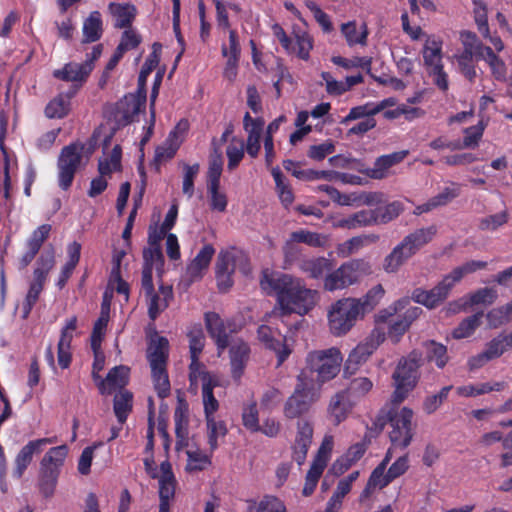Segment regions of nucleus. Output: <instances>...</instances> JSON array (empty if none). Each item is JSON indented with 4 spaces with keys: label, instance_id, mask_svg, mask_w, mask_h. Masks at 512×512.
I'll list each match as a JSON object with an SVG mask.
<instances>
[{
    "label": "nucleus",
    "instance_id": "72a5a7b5",
    "mask_svg": "<svg viewBox=\"0 0 512 512\" xmlns=\"http://www.w3.org/2000/svg\"><path fill=\"white\" fill-rule=\"evenodd\" d=\"M385 290L381 284L373 286L367 291V293L361 298H352V300L358 304L357 310L360 316L363 318L366 313L371 312L384 297Z\"/></svg>",
    "mask_w": 512,
    "mask_h": 512
},
{
    "label": "nucleus",
    "instance_id": "cd10ccee",
    "mask_svg": "<svg viewBox=\"0 0 512 512\" xmlns=\"http://www.w3.org/2000/svg\"><path fill=\"white\" fill-rule=\"evenodd\" d=\"M375 351V345L371 343H359L348 355L345 363V373L354 374L358 367L365 363Z\"/></svg>",
    "mask_w": 512,
    "mask_h": 512
},
{
    "label": "nucleus",
    "instance_id": "6e6d98bb",
    "mask_svg": "<svg viewBox=\"0 0 512 512\" xmlns=\"http://www.w3.org/2000/svg\"><path fill=\"white\" fill-rule=\"evenodd\" d=\"M475 52L472 51H462L458 55H456V60L462 75L468 79L470 82H474L477 74L476 67L473 62V56Z\"/></svg>",
    "mask_w": 512,
    "mask_h": 512
},
{
    "label": "nucleus",
    "instance_id": "338daca9",
    "mask_svg": "<svg viewBox=\"0 0 512 512\" xmlns=\"http://www.w3.org/2000/svg\"><path fill=\"white\" fill-rule=\"evenodd\" d=\"M210 197V208L214 211L224 212L228 205L227 196L220 192V184L207 185Z\"/></svg>",
    "mask_w": 512,
    "mask_h": 512
},
{
    "label": "nucleus",
    "instance_id": "dca6fc26",
    "mask_svg": "<svg viewBox=\"0 0 512 512\" xmlns=\"http://www.w3.org/2000/svg\"><path fill=\"white\" fill-rule=\"evenodd\" d=\"M355 401L347 396V392L342 390L333 395L327 408V416L329 421L338 426L345 421L355 406Z\"/></svg>",
    "mask_w": 512,
    "mask_h": 512
},
{
    "label": "nucleus",
    "instance_id": "2eb2a0df",
    "mask_svg": "<svg viewBox=\"0 0 512 512\" xmlns=\"http://www.w3.org/2000/svg\"><path fill=\"white\" fill-rule=\"evenodd\" d=\"M54 442V438H41L29 441L16 455L13 477L20 479L33 460L34 454L42 452L43 447Z\"/></svg>",
    "mask_w": 512,
    "mask_h": 512
},
{
    "label": "nucleus",
    "instance_id": "ea45409f",
    "mask_svg": "<svg viewBox=\"0 0 512 512\" xmlns=\"http://www.w3.org/2000/svg\"><path fill=\"white\" fill-rule=\"evenodd\" d=\"M508 349H512V333H501L486 344L485 352L491 360H494L501 357Z\"/></svg>",
    "mask_w": 512,
    "mask_h": 512
},
{
    "label": "nucleus",
    "instance_id": "052dcab7",
    "mask_svg": "<svg viewBox=\"0 0 512 512\" xmlns=\"http://www.w3.org/2000/svg\"><path fill=\"white\" fill-rule=\"evenodd\" d=\"M509 221V213L503 210L499 213L488 215L479 222V229L482 231H496Z\"/></svg>",
    "mask_w": 512,
    "mask_h": 512
},
{
    "label": "nucleus",
    "instance_id": "5fc2aeb1",
    "mask_svg": "<svg viewBox=\"0 0 512 512\" xmlns=\"http://www.w3.org/2000/svg\"><path fill=\"white\" fill-rule=\"evenodd\" d=\"M176 486V479H159V508H170V503L175 497Z\"/></svg>",
    "mask_w": 512,
    "mask_h": 512
},
{
    "label": "nucleus",
    "instance_id": "8fccbe9b",
    "mask_svg": "<svg viewBox=\"0 0 512 512\" xmlns=\"http://www.w3.org/2000/svg\"><path fill=\"white\" fill-rule=\"evenodd\" d=\"M208 429V444L211 452L218 448V438L224 437L228 430L222 420H216L214 416L205 418Z\"/></svg>",
    "mask_w": 512,
    "mask_h": 512
},
{
    "label": "nucleus",
    "instance_id": "f704fd0d",
    "mask_svg": "<svg viewBox=\"0 0 512 512\" xmlns=\"http://www.w3.org/2000/svg\"><path fill=\"white\" fill-rule=\"evenodd\" d=\"M215 249L211 244L204 245L188 266L191 279L201 278L202 271L210 265Z\"/></svg>",
    "mask_w": 512,
    "mask_h": 512
},
{
    "label": "nucleus",
    "instance_id": "09e8293b",
    "mask_svg": "<svg viewBox=\"0 0 512 512\" xmlns=\"http://www.w3.org/2000/svg\"><path fill=\"white\" fill-rule=\"evenodd\" d=\"M175 434L177 444H184L188 440L189 417L186 407L178 406L174 412Z\"/></svg>",
    "mask_w": 512,
    "mask_h": 512
},
{
    "label": "nucleus",
    "instance_id": "6e6552de",
    "mask_svg": "<svg viewBox=\"0 0 512 512\" xmlns=\"http://www.w3.org/2000/svg\"><path fill=\"white\" fill-rule=\"evenodd\" d=\"M358 304L352 298H342L331 305L328 311V325L334 336L347 334L362 318L357 310Z\"/></svg>",
    "mask_w": 512,
    "mask_h": 512
},
{
    "label": "nucleus",
    "instance_id": "de8ad7c7",
    "mask_svg": "<svg viewBox=\"0 0 512 512\" xmlns=\"http://www.w3.org/2000/svg\"><path fill=\"white\" fill-rule=\"evenodd\" d=\"M373 387V382L367 377H358L350 381L348 387L343 392H347L355 403L364 397Z\"/></svg>",
    "mask_w": 512,
    "mask_h": 512
},
{
    "label": "nucleus",
    "instance_id": "a878e982",
    "mask_svg": "<svg viewBox=\"0 0 512 512\" xmlns=\"http://www.w3.org/2000/svg\"><path fill=\"white\" fill-rule=\"evenodd\" d=\"M108 10L115 19L114 26L120 29L130 28L137 13L136 7L130 3L111 2L108 5Z\"/></svg>",
    "mask_w": 512,
    "mask_h": 512
},
{
    "label": "nucleus",
    "instance_id": "423d86ee",
    "mask_svg": "<svg viewBox=\"0 0 512 512\" xmlns=\"http://www.w3.org/2000/svg\"><path fill=\"white\" fill-rule=\"evenodd\" d=\"M342 361L341 352L336 347L311 351L306 357L307 368L317 374L316 381L320 384L338 375Z\"/></svg>",
    "mask_w": 512,
    "mask_h": 512
},
{
    "label": "nucleus",
    "instance_id": "49530a36",
    "mask_svg": "<svg viewBox=\"0 0 512 512\" xmlns=\"http://www.w3.org/2000/svg\"><path fill=\"white\" fill-rule=\"evenodd\" d=\"M404 210L400 201H393L384 207L373 209L376 224H386L396 219Z\"/></svg>",
    "mask_w": 512,
    "mask_h": 512
},
{
    "label": "nucleus",
    "instance_id": "f3484780",
    "mask_svg": "<svg viewBox=\"0 0 512 512\" xmlns=\"http://www.w3.org/2000/svg\"><path fill=\"white\" fill-rule=\"evenodd\" d=\"M77 328V317L72 316L66 321L61 330L60 339L57 345L58 364L62 369H67L72 361L71 342Z\"/></svg>",
    "mask_w": 512,
    "mask_h": 512
},
{
    "label": "nucleus",
    "instance_id": "4468645a",
    "mask_svg": "<svg viewBox=\"0 0 512 512\" xmlns=\"http://www.w3.org/2000/svg\"><path fill=\"white\" fill-rule=\"evenodd\" d=\"M228 348L231 377L239 382L249 362L251 349L249 344L240 338L232 340Z\"/></svg>",
    "mask_w": 512,
    "mask_h": 512
},
{
    "label": "nucleus",
    "instance_id": "680f3d73",
    "mask_svg": "<svg viewBox=\"0 0 512 512\" xmlns=\"http://www.w3.org/2000/svg\"><path fill=\"white\" fill-rule=\"evenodd\" d=\"M294 36L297 45V56L307 61L310 58V51L313 49V37L306 31L294 32Z\"/></svg>",
    "mask_w": 512,
    "mask_h": 512
},
{
    "label": "nucleus",
    "instance_id": "0eeeda50",
    "mask_svg": "<svg viewBox=\"0 0 512 512\" xmlns=\"http://www.w3.org/2000/svg\"><path fill=\"white\" fill-rule=\"evenodd\" d=\"M371 273L372 268L368 261L364 259H352L327 274L324 279V288L328 291L344 289L358 282L360 277Z\"/></svg>",
    "mask_w": 512,
    "mask_h": 512
},
{
    "label": "nucleus",
    "instance_id": "f03ea898",
    "mask_svg": "<svg viewBox=\"0 0 512 512\" xmlns=\"http://www.w3.org/2000/svg\"><path fill=\"white\" fill-rule=\"evenodd\" d=\"M399 405L392 404L389 408H382L373 422L375 433H380L389 424V440L393 447L406 449L414 437L413 410L408 407L398 409Z\"/></svg>",
    "mask_w": 512,
    "mask_h": 512
},
{
    "label": "nucleus",
    "instance_id": "3c124183",
    "mask_svg": "<svg viewBox=\"0 0 512 512\" xmlns=\"http://www.w3.org/2000/svg\"><path fill=\"white\" fill-rule=\"evenodd\" d=\"M154 389L159 398L164 399L170 395L171 385L167 368L151 369Z\"/></svg>",
    "mask_w": 512,
    "mask_h": 512
},
{
    "label": "nucleus",
    "instance_id": "5701e85b",
    "mask_svg": "<svg viewBox=\"0 0 512 512\" xmlns=\"http://www.w3.org/2000/svg\"><path fill=\"white\" fill-rule=\"evenodd\" d=\"M129 368L123 365L113 367L105 379L97 383L100 394L111 393L112 390L124 388L128 383Z\"/></svg>",
    "mask_w": 512,
    "mask_h": 512
},
{
    "label": "nucleus",
    "instance_id": "39448f33",
    "mask_svg": "<svg viewBox=\"0 0 512 512\" xmlns=\"http://www.w3.org/2000/svg\"><path fill=\"white\" fill-rule=\"evenodd\" d=\"M68 454V447L60 445L52 447L40 462L38 488L45 498L53 496L61 468Z\"/></svg>",
    "mask_w": 512,
    "mask_h": 512
},
{
    "label": "nucleus",
    "instance_id": "0e129e2a",
    "mask_svg": "<svg viewBox=\"0 0 512 512\" xmlns=\"http://www.w3.org/2000/svg\"><path fill=\"white\" fill-rule=\"evenodd\" d=\"M242 424L252 433L259 432V414L256 402H252L243 408Z\"/></svg>",
    "mask_w": 512,
    "mask_h": 512
},
{
    "label": "nucleus",
    "instance_id": "f8f14e48",
    "mask_svg": "<svg viewBox=\"0 0 512 512\" xmlns=\"http://www.w3.org/2000/svg\"><path fill=\"white\" fill-rule=\"evenodd\" d=\"M257 338L266 349L273 351L277 356V366H281L290 356L292 350L286 343V337L277 329L268 325H260L257 329Z\"/></svg>",
    "mask_w": 512,
    "mask_h": 512
},
{
    "label": "nucleus",
    "instance_id": "e433bc0d",
    "mask_svg": "<svg viewBox=\"0 0 512 512\" xmlns=\"http://www.w3.org/2000/svg\"><path fill=\"white\" fill-rule=\"evenodd\" d=\"M426 359L434 362L437 368L443 369L449 362L447 347L435 340H427L423 343Z\"/></svg>",
    "mask_w": 512,
    "mask_h": 512
},
{
    "label": "nucleus",
    "instance_id": "9b49d317",
    "mask_svg": "<svg viewBox=\"0 0 512 512\" xmlns=\"http://www.w3.org/2000/svg\"><path fill=\"white\" fill-rule=\"evenodd\" d=\"M205 326L211 339L214 340L218 355H221L232 341L231 335L236 332V324L232 320H224L216 312L205 313Z\"/></svg>",
    "mask_w": 512,
    "mask_h": 512
},
{
    "label": "nucleus",
    "instance_id": "c756f323",
    "mask_svg": "<svg viewBox=\"0 0 512 512\" xmlns=\"http://www.w3.org/2000/svg\"><path fill=\"white\" fill-rule=\"evenodd\" d=\"M247 504L246 512H288L284 501L271 494L264 495L259 501L247 500Z\"/></svg>",
    "mask_w": 512,
    "mask_h": 512
},
{
    "label": "nucleus",
    "instance_id": "13d9d810",
    "mask_svg": "<svg viewBox=\"0 0 512 512\" xmlns=\"http://www.w3.org/2000/svg\"><path fill=\"white\" fill-rule=\"evenodd\" d=\"M186 470L189 472H197L205 470L211 465V458L201 450L187 451Z\"/></svg>",
    "mask_w": 512,
    "mask_h": 512
},
{
    "label": "nucleus",
    "instance_id": "a19ab883",
    "mask_svg": "<svg viewBox=\"0 0 512 512\" xmlns=\"http://www.w3.org/2000/svg\"><path fill=\"white\" fill-rule=\"evenodd\" d=\"M70 104L71 103L64 97V94L59 93L48 102L44 114L49 119H62L68 115Z\"/></svg>",
    "mask_w": 512,
    "mask_h": 512
},
{
    "label": "nucleus",
    "instance_id": "2f4dec72",
    "mask_svg": "<svg viewBox=\"0 0 512 512\" xmlns=\"http://www.w3.org/2000/svg\"><path fill=\"white\" fill-rule=\"evenodd\" d=\"M208 164L207 185L220 184L224 161L222 151L219 149V146H216L215 138L211 141V152Z\"/></svg>",
    "mask_w": 512,
    "mask_h": 512
},
{
    "label": "nucleus",
    "instance_id": "4c0bfd02",
    "mask_svg": "<svg viewBox=\"0 0 512 512\" xmlns=\"http://www.w3.org/2000/svg\"><path fill=\"white\" fill-rule=\"evenodd\" d=\"M133 394L128 390H120L114 396L113 410L119 424H124L132 411Z\"/></svg>",
    "mask_w": 512,
    "mask_h": 512
},
{
    "label": "nucleus",
    "instance_id": "a211bd4d",
    "mask_svg": "<svg viewBox=\"0 0 512 512\" xmlns=\"http://www.w3.org/2000/svg\"><path fill=\"white\" fill-rule=\"evenodd\" d=\"M154 336L149 340L147 359L151 369L167 368L169 358V341L164 336H159L154 331Z\"/></svg>",
    "mask_w": 512,
    "mask_h": 512
},
{
    "label": "nucleus",
    "instance_id": "e2e57ef3",
    "mask_svg": "<svg viewBox=\"0 0 512 512\" xmlns=\"http://www.w3.org/2000/svg\"><path fill=\"white\" fill-rule=\"evenodd\" d=\"M325 443L320 446L317 456L313 460L310 469L307 472L306 479L318 482L324 469L327 466L328 458L323 454Z\"/></svg>",
    "mask_w": 512,
    "mask_h": 512
},
{
    "label": "nucleus",
    "instance_id": "603ef678",
    "mask_svg": "<svg viewBox=\"0 0 512 512\" xmlns=\"http://www.w3.org/2000/svg\"><path fill=\"white\" fill-rule=\"evenodd\" d=\"M200 171V165L194 163L193 165L183 164V181L182 192L187 198H192L195 192V179Z\"/></svg>",
    "mask_w": 512,
    "mask_h": 512
},
{
    "label": "nucleus",
    "instance_id": "7ed1b4c3",
    "mask_svg": "<svg viewBox=\"0 0 512 512\" xmlns=\"http://www.w3.org/2000/svg\"><path fill=\"white\" fill-rule=\"evenodd\" d=\"M423 355L419 350H412L406 357L400 359L392 378L395 390L391 403L400 405L414 389L419 380V368L423 365Z\"/></svg>",
    "mask_w": 512,
    "mask_h": 512
},
{
    "label": "nucleus",
    "instance_id": "473e14b6",
    "mask_svg": "<svg viewBox=\"0 0 512 512\" xmlns=\"http://www.w3.org/2000/svg\"><path fill=\"white\" fill-rule=\"evenodd\" d=\"M376 225V220L373 210H361L353 213L347 217L339 219L335 226L346 229H357Z\"/></svg>",
    "mask_w": 512,
    "mask_h": 512
},
{
    "label": "nucleus",
    "instance_id": "79ce46f5",
    "mask_svg": "<svg viewBox=\"0 0 512 512\" xmlns=\"http://www.w3.org/2000/svg\"><path fill=\"white\" fill-rule=\"evenodd\" d=\"M109 322V304L105 302L101 305V312L98 319L95 321L93 325V330L90 337V344L97 348V346H101L103 337L106 332V328Z\"/></svg>",
    "mask_w": 512,
    "mask_h": 512
},
{
    "label": "nucleus",
    "instance_id": "c9c22d12",
    "mask_svg": "<svg viewBox=\"0 0 512 512\" xmlns=\"http://www.w3.org/2000/svg\"><path fill=\"white\" fill-rule=\"evenodd\" d=\"M162 49V45L159 42H155L152 45V52L148 55L146 58L139 76H138V83H137V89L140 90L142 93L146 92V82L147 78L150 75V73L158 66L160 61V52Z\"/></svg>",
    "mask_w": 512,
    "mask_h": 512
},
{
    "label": "nucleus",
    "instance_id": "412c9836",
    "mask_svg": "<svg viewBox=\"0 0 512 512\" xmlns=\"http://www.w3.org/2000/svg\"><path fill=\"white\" fill-rule=\"evenodd\" d=\"M90 74L91 68L89 64L76 62H69L65 64L62 69H56L53 71L54 78L66 82H73L77 85H82Z\"/></svg>",
    "mask_w": 512,
    "mask_h": 512
},
{
    "label": "nucleus",
    "instance_id": "393cba45",
    "mask_svg": "<svg viewBox=\"0 0 512 512\" xmlns=\"http://www.w3.org/2000/svg\"><path fill=\"white\" fill-rule=\"evenodd\" d=\"M297 266L301 272L314 279L322 278L326 272L333 268L332 262L323 256L301 258Z\"/></svg>",
    "mask_w": 512,
    "mask_h": 512
},
{
    "label": "nucleus",
    "instance_id": "774afa93",
    "mask_svg": "<svg viewBox=\"0 0 512 512\" xmlns=\"http://www.w3.org/2000/svg\"><path fill=\"white\" fill-rule=\"evenodd\" d=\"M142 42L141 36L133 29L127 28L122 33L120 43L116 47L119 52L125 54L127 51L137 48Z\"/></svg>",
    "mask_w": 512,
    "mask_h": 512
},
{
    "label": "nucleus",
    "instance_id": "37998d69",
    "mask_svg": "<svg viewBox=\"0 0 512 512\" xmlns=\"http://www.w3.org/2000/svg\"><path fill=\"white\" fill-rule=\"evenodd\" d=\"M483 312H477L465 319L453 330L452 336L455 339H463L471 336L481 324Z\"/></svg>",
    "mask_w": 512,
    "mask_h": 512
},
{
    "label": "nucleus",
    "instance_id": "bf43d9fd",
    "mask_svg": "<svg viewBox=\"0 0 512 512\" xmlns=\"http://www.w3.org/2000/svg\"><path fill=\"white\" fill-rule=\"evenodd\" d=\"M143 267H150L152 270L155 267L158 271H162L164 267V255L161 247H146L143 249Z\"/></svg>",
    "mask_w": 512,
    "mask_h": 512
},
{
    "label": "nucleus",
    "instance_id": "b1692460",
    "mask_svg": "<svg viewBox=\"0 0 512 512\" xmlns=\"http://www.w3.org/2000/svg\"><path fill=\"white\" fill-rule=\"evenodd\" d=\"M436 234L437 227L435 225H431L429 227L416 229L412 233L406 235L401 242L413 255H415L423 246L431 242Z\"/></svg>",
    "mask_w": 512,
    "mask_h": 512
},
{
    "label": "nucleus",
    "instance_id": "c03bdc74",
    "mask_svg": "<svg viewBox=\"0 0 512 512\" xmlns=\"http://www.w3.org/2000/svg\"><path fill=\"white\" fill-rule=\"evenodd\" d=\"M487 267L486 261L480 260H470L454 268L449 274H447V278L455 286L456 283L460 282L461 279L468 274L474 273L478 270L485 269Z\"/></svg>",
    "mask_w": 512,
    "mask_h": 512
},
{
    "label": "nucleus",
    "instance_id": "58836bf2",
    "mask_svg": "<svg viewBox=\"0 0 512 512\" xmlns=\"http://www.w3.org/2000/svg\"><path fill=\"white\" fill-rule=\"evenodd\" d=\"M341 33L350 47L357 44L362 46L367 44L368 28L366 23L362 24L361 32H358L356 21L343 23L341 25Z\"/></svg>",
    "mask_w": 512,
    "mask_h": 512
},
{
    "label": "nucleus",
    "instance_id": "c85d7f7f",
    "mask_svg": "<svg viewBox=\"0 0 512 512\" xmlns=\"http://www.w3.org/2000/svg\"><path fill=\"white\" fill-rule=\"evenodd\" d=\"M103 21L99 11L90 12L84 20L82 27V43H94L101 39L103 35Z\"/></svg>",
    "mask_w": 512,
    "mask_h": 512
},
{
    "label": "nucleus",
    "instance_id": "f257e3e1",
    "mask_svg": "<svg viewBox=\"0 0 512 512\" xmlns=\"http://www.w3.org/2000/svg\"><path fill=\"white\" fill-rule=\"evenodd\" d=\"M260 286L267 294L275 293L283 314H307L316 304L317 292L304 280L290 274L263 271Z\"/></svg>",
    "mask_w": 512,
    "mask_h": 512
},
{
    "label": "nucleus",
    "instance_id": "a18cd8bd",
    "mask_svg": "<svg viewBox=\"0 0 512 512\" xmlns=\"http://www.w3.org/2000/svg\"><path fill=\"white\" fill-rule=\"evenodd\" d=\"M289 237L295 243H304L314 248L324 247L327 242L326 236L306 229L294 231Z\"/></svg>",
    "mask_w": 512,
    "mask_h": 512
},
{
    "label": "nucleus",
    "instance_id": "9d476101",
    "mask_svg": "<svg viewBox=\"0 0 512 512\" xmlns=\"http://www.w3.org/2000/svg\"><path fill=\"white\" fill-rule=\"evenodd\" d=\"M83 146L76 143L69 144L62 148L58 158V182L59 187L66 191L74 180L76 171L81 163V150Z\"/></svg>",
    "mask_w": 512,
    "mask_h": 512
},
{
    "label": "nucleus",
    "instance_id": "7c9ffc66",
    "mask_svg": "<svg viewBox=\"0 0 512 512\" xmlns=\"http://www.w3.org/2000/svg\"><path fill=\"white\" fill-rule=\"evenodd\" d=\"M414 255L400 242L383 260V269L386 273H396Z\"/></svg>",
    "mask_w": 512,
    "mask_h": 512
},
{
    "label": "nucleus",
    "instance_id": "4be33fe9",
    "mask_svg": "<svg viewBox=\"0 0 512 512\" xmlns=\"http://www.w3.org/2000/svg\"><path fill=\"white\" fill-rule=\"evenodd\" d=\"M422 308L412 306L405 310L404 314L390 324L388 336L393 343H398L405 332L410 328L411 324L422 314Z\"/></svg>",
    "mask_w": 512,
    "mask_h": 512
},
{
    "label": "nucleus",
    "instance_id": "69168bd1",
    "mask_svg": "<svg viewBox=\"0 0 512 512\" xmlns=\"http://www.w3.org/2000/svg\"><path fill=\"white\" fill-rule=\"evenodd\" d=\"M51 229L52 227L50 224H42L36 228L27 240V248L39 252L43 243L48 239Z\"/></svg>",
    "mask_w": 512,
    "mask_h": 512
},
{
    "label": "nucleus",
    "instance_id": "6ab92c4d",
    "mask_svg": "<svg viewBox=\"0 0 512 512\" xmlns=\"http://www.w3.org/2000/svg\"><path fill=\"white\" fill-rule=\"evenodd\" d=\"M146 100L147 93L137 89L136 93H129L118 102L117 110L125 124L131 123L145 108Z\"/></svg>",
    "mask_w": 512,
    "mask_h": 512
},
{
    "label": "nucleus",
    "instance_id": "bb28decb",
    "mask_svg": "<svg viewBox=\"0 0 512 512\" xmlns=\"http://www.w3.org/2000/svg\"><path fill=\"white\" fill-rule=\"evenodd\" d=\"M479 59H483L489 66L491 75L496 81L506 82L507 66L491 47L480 46Z\"/></svg>",
    "mask_w": 512,
    "mask_h": 512
},
{
    "label": "nucleus",
    "instance_id": "864d4df0",
    "mask_svg": "<svg viewBox=\"0 0 512 512\" xmlns=\"http://www.w3.org/2000/svg\"><path fill=\"white\" fill-rule=\"evenodd\" d=\"M216 386H218V380L213 383H209L207 381L204 384V387H202V399L205 418L214 416L215 412L219 408V402L213 393V390Z\"/></svg>",
    "mask_w": 512,
    "mask_h": 512
},
{
    "label": "nucleus",
    "instance_id": "20e7f679",
    "mask_svg": "<svg viewBox=\"0 0 512 512\" xmlns=\"http://www.w3.org/2000/svg\"><path fill=\"white\" fill-rule=\"evenodd\" d=\"M236 268L243 274H248L250 271L248 256L235 247L221 250L215 264V278L220 292L225 293L233 286Z\"/></svg>",
    "mask_w": 512,
    "mask_h": 512
},
{
    "label": "nucleus",
    "instance_id": "aec40b11",
    "mask_svg": "<svg viewBox=\"0 0 512 512\" xmlns=\"http://www.w3.org/2000/svg\"><path fill=\"white\" fill-rule=\"evenodd\" d=\"M407 155V150L382 155L375 160L374 166L372 168H367L360 171L371 179H384L387 176L388 170L394 165L401 163Z\"/></svg>",
    "mask_w": 512,
    "mask_h": 512
},
{
    "label": "nucleus",
    "instance_id": "1a4fd4ad",
    "mask_svg": "<svg viewBox=\"0 0 512 512\" xmlns=\"http://www.w3.org/2000/svg\"><path fill=\"white\" fill-rule=\"evenodd\" d=\"M317 401L316 393L312 387L299 376L293 393L286 399L283 406V415L288 420L300 419L307 414Z\"/></svg>",
    "mask_w": 512,
    "mask_h": 512
},
{
    "label": "nucleus",
    "instance_id": "ddd939ff",
    "mask_svg": "<svg viewBox=\"0 0 512 512\" xmlns=\"http://www.w3.org/2000/svg\"><path fill=\"white\" fill-rule=\"evenodd\" d=\"M454 286L445 275L443 279L432 289L425 290L416 288L412 292V300L429 309H433L440 305L449 295Z\"/></svg>",
    "mask_w": 512,
    "mask_h": 512
},
{
    "label": "nucleus",
    "instance_id": "4d7b16f0",
    "mask_svg": "<svg viewBox=\"0 0 512 512\" xmlns=\"http://www.w3.org/2000/svg\"><path fill=\"white\" fill-rule=\"evenodd\" d=\"M423 59L425 65L430 69L438 64H442V46L441 43L432 41L427 42L423 49Z\"/></svg>",
    "mask_w": 512,
    "mask_h": 512
}]
</instances>
